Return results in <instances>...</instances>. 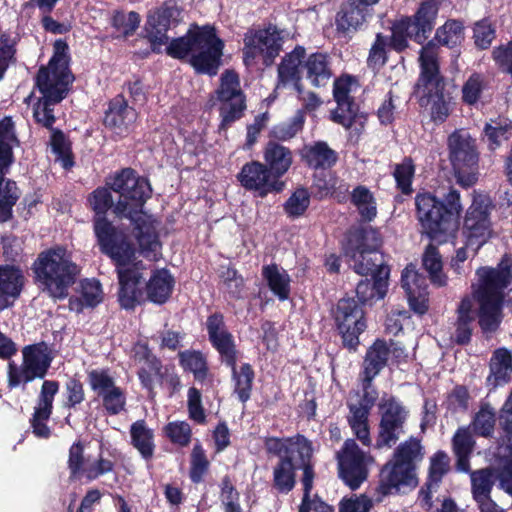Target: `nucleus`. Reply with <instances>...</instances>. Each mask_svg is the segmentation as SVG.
Here are the masks:
<instances>
[{
    "instance_id": "obj_1",
    "label": "nucleus",
    "mask_w": 512,
    "mask_h": 512,
    "mask_svg": "<svg viewBox=\"0 0 512 512\" xmlns=\"http://www.w3.org/2000/svg\"><path fill=\"white\" fill-rule=\"evenodd\" d=\"M107 184L119 194L113 212L120 218L129 219L138 231L139 251L136 252L126 235L104 217L113 203L108 188H97L89 198L96 213L94 231L101 251L116 264L120 286L119 303L124 309H133L140 303L142 292L139 286L146 270L138 256L142 255L149 261H157L161 257V243L156 234L154 219L143 210L145 201L150 197L151 187L147 179L137 177L129 168L117 173Z\"/></svg>"
},
{
    "instance_id": "obj_2",
    "label": "nucleus",
    "mask_w": 512,
    "mask_h": 512,
    "mask_svg": "<svg viewBox=\"0 0 512 512\" xmlns=\"http://www.w3.org/2000/svg\"><path fill=\"white\" fill-rule=\"evenodd\" d=\"M511 266V257L504 255L497 267H480L476 270L470 293L461 298L456 309V343L463 345L470 341L476 317L484 332H493L498 328L504 290L512 279Z\"/></svg>"
},
{
    "instance_id": "obj_3",
    "label": "nucleus",
    "mask_w": 512,
    "mask_h": 512,
    "mask_svg": "<svg viewBox=\"0 0 512 512\" xmlns=\"http://www.w3.org/2000/svg\"><path fill=\"white\" fill-rule=\"evenodd\" d=\"M382 239L377 229L356 228L349 231L343 250L353 270L370 279L360 281L356 295L361 303L382 299L387 291L389 269L379 253Z\"/></svg>"
},
{
    "instance_id": "obj_4",
    "label": "nucleus",
    "mask_w": 512,
    "mask_h": 512,
    "mask_svg": "<svg viewBox=\"0 0 512 512\" xmlns=\"http://www.w3.org/2000/svg\"><path fill=\"white\" fill-rule=\"evenodd\" d=\"M54 54L47 67H42L36 77V86L42 97L33 106L35 121L46 128L55 122L54 106L66 94L72 75L68 68V45L57 40L54 43Z\"/></svg>"
},
{
    "instance_id": "obj_5",
    "label": "nucleus",
    "mask_w": 512,
    "mask_h": 512,
    "mask_svg": "<svg viewBox=\"0 0 512 512\" xmlns=\"http://www.w3.org/2000/svg\"><path fill=\"white\" fill-rule=\"evenodd\" d=\"M223 48L224 43L217 37L215 29L205 26L172 40L166 46V52L178 59L190 56L189 62L198 73L213 76L220 66Z\"/></svg>"
},
{
    "instance_id": "obj_6",
    "label": "nucleus",
    "mask_w": 512,
    "mask_h": 512,
    "mask_svg": "<svg viewBox=\"0 0 512 512\" xmlns=\"http://www.w3.org/2000/svg\"><path fill=\"white\" fill-rule=\"evenodd\" d=\"M415 205L417 219L427 235L439 243L446 242L455 231L456 219L463 210L460 193L450 189L444 202L431 193H419Z\"/></svg>"
},
{
    "instance_id": "obj_7",
    "label": "nucleus",
    "mask_w": 512,
    "mask_h": 512,
    "mask_svg": "<svg viewBox=\"0 0 512 512\" xmlns=\"http://www.w3.org/2000/svg\"><path fill=\"white\" fill-rule=\"evenodd\" d=\"M35 280L42 292L53 299H64L80 270L63 247L41 252L33 264Z\"/></svg>"
},
{
    "instance_id": "obj_8",
    "label": "nucleus",
    "mask_w": 512,
    "mask_h": 512,
    "mask_svg": "<svg viewBox=\"0 0 512 512\" xmlns=\"http://www.w3.org/2000/svg\"><path fill=\"white\" fill-rule=\"evenodd\" d=\"M420 77L417 92L420 104L429 109L435 123H443L451 111V98L444 94L445 83L439 72L438 48L433 43L422 47L420 52Z\"/></svg>"
},
{
    "instance_id": "obj_9",
    "label": "nucleus",
    "mask_w": 512,
    "mask_h": 512,
    "mask_svg": "<svg viewBox=\"0 0 512 512\" xmlns=\"http://www.w3.org/2000/svg\"><path fill=\"white\" fill-rule=\"evenodd\" d=\"M492 209L493 203L487 194L477 191L472 193V203L465 213L462 235L466 247L475 253L493 236L490 219Z\"/></svg>"
},
{
    "instance_id": "obj_10",
    "label": "nucleus",
    "mask_w": 512,
    "mask_h": 512,
    "mask_svg": "<svg viewBox=\"0 0 512 512\" xmlns=\"http://www.w3.org/2000/svg\"><path fill=\"white\" fill-rule=\"evenodd\" d=\"M447 146L457 183L466 188L475 184L479 158L475 140L467 131L459 129L448 136Z\"/></svg>"
},
{
    "instance_id": "obj_11",
    "label": "nucleus",
    "mask_w": 512,
    "mask_h": 512,
    "mask_svg": "<svg viewBox=\"0 0 512 512\" xmlns=\"http://www.w3.org/2000/svg\"><path fill=\"white\" fill-rule=\"evenodd\" d=\"M359 85L357 80L349 75L341 76L334 82L333 96L337 102V108L332 112V120L342 125L347 130L359 134L364 128L366 117L358 113V108L353 102L352 93L356 92Z\"/></svg>"
},
{
    "instance_id": "obj_12",
    "label": "nucleus",
    "mask_w": 512,
    "mask_h": 512,
    "mask_svg": "<svg viewBox=\"0 0 512 512\" xmlns=\"http://www.w3.org/2000/svg\"><path fill=\"white\" fill-rule=\"evenodd\" d=\"M215 95L220 103V128L225 129L231 123L238 120L246 108L245 96L241 90L237 73L232 70L223 72Z\"/></svg>"
},
{
    "instance_id": "obj_13",
    "label": "nucleus",
    "mask_w": 512,
    "mask_h": 512,
    "mask_svg": "<svg viewBox=\"0 0 512 512\" xmlns=\"http://www.w3.org/2000/svg\"><path fill=\"white\" fill-rule=\"evenodd\" d=\"M337 462L340 478L355 490L366 480L373 458L362 451L353 439H347L337 452Z\"/></svg>"
},
{
    "instance_id": "obj_14",
    "label": "nucleus",
    "mask_w": 512,
    "mask_h": 512,
    "mask_svg": "<svg viewBox=\"0 0 512 512\" xmlns=\"http://www.w3.org/2000/svg\"><path fill=\"white\" fill-rule=\"evenodd\" d=\"M22 354L21 367L9 364L8 380L11 387H16L20 383H26L35 378H43L52 360L49 348L43 342L26 346Z\"/></svg>"
},
{
    "instance_id": "obj_15",
    "label": "nucleus",
    "mask_w": 512,
    "mask_h": 512,
    "mask_svg": "<svg viewBox=\"0 0 512 512\" xmlns=\"http://www.w3.org/2000/svg\"><path fill=\"white\" fill-rule=\"evenodd\" d=\"M282 48V36L276 27L249 31L244 37V63L249 66L257 58L265 65H271Z\"/></svg>"
},
{
    "instance_id": "obj_16",
    "label": "nucleus",
    "mask_w": 512,
    "mask_h": 512,
    "mask_svg": "<svg viewBox=\"0 0 512 512\" xmlns=\"http://www.w3.org/2000/svg\"><path fill=\"white\" fill-rule=\"evenodd\" d=\"M381 420L376 442L378 448L391 447L403 433L408 412L394 397L383 398L379 404Z\"/></svg>"
},
{
    "instance_id": "obj_17",
    "label": "nucleus",
    "mask_w": 512,
    "mask_h": 512,
    "mask_svg": "<svg viewBox=\"0 0 512 512\" xmlns=\"http://www.w3.org/2000/svg\"><path fill=\"white\" fill-rule=\"evenodd\" d=\"M417 485L418 478L415 465L402 463L392 458L380 471L378 491L383 496L413 489Z\"/></svg>"
},
{
    "instance_id": "obj_18",
    "label": "nucleus",
    "mask_w": 512,
    "mask_h": 512,
    "mask_svg": "<svg viewBox=\"0 0 512 512\" xmlns=\"http://www.w3.org/2000/svg\"><path fill=\"white\" fill-rule=\"evenodd\" d=\"M335 318L344 344L354 349L359 343V335L366 328L362 309L355 300L342 299L338 302Z\"/></svg>"
},
{
    "instance_id": "obj_19",
    "label": "nucleus",
    "mask_w": 512,
    "mask_h": 512,
    "mask_svg": "<svg viewBox=\"0 0 512 512\" xmlns=\"http://www.w3.org/2000/svg\"><path fill=\"white\" fill-rule=\"evenodd\" d=\"M241 186L246 190L255 191L265 197L271 192H280L284 183L277 180L268 167L259 161L246 163L237 175Z\"/></svg>"
},
{
    "instance_id": "obj_20",
    "label": "nucleus",
    "mask_w": 512,
    "mask_h": 512,
    "mask_svg": "<svg viewBox=\"0 0 512 512\" xmlns=\"http://www.w3.org/2000/svg\"><path fill=\"white\" fill-rule=\"evenodd\" d=\"M404 349L395 342H389L383 340H376L372 346L367 350L364 362L363 372L365 375V381L369 384V381L380 373V371L386 366L390 358L395 359L397 362L405 358Z\"/></svg>"
},
{
    "instance_id": "obj_21",
    "label": "nucleus",
    "mask_w": 512,
    "mask_h": 512,
    "mask_svg": "<svg viewBox=\"0 0 512 512\" xmlns=\"http://www.w3.org/2000/svg\"><path fill=\"white\" fill-rule=\"evenodd\" d=\"M58 390L59 384L56 381L45 380L42 384L31 419V427L37 437L48 438L51 435V430L46 422L51 416L54 397Z\"/></svg>"
},
{
    "instance_id": "obj_22",
    "label": "nucleus",
    "mask_w": 512,
    "mask_h": 512,
    "mask_svg": "<svg viewBox=\"0 0 512 512\" xmlns=\"http://www.w3.org/2000/svg\"><path fill=\"white\" fill-rule=\"evenodd\" d=\"M206 328L213 347L221 355L222 360L230 367L236 365V349L233 336L228 332L221 314H213L207 318Z\"/></svg>"
},
{
    "instance_id": "obj_23",
    "label": "nucleus",
    "mask_w": 512,
    "mask_h": 512,
    "mask_svg": "<svg viewBox=\"0 0 512 512\" xmlns=\"http://www.w3.org/2000/svg\"><path fill=\"white\" fill-rule=\"evenodd\" d=\"M401 283L411 309L419 314L425 313L428 308L426 278L414 266L409 265L402 272Z\"/></svg>"
},
{
    "instance_id": "obj_24",
    "label": "nucleus",
    "mask_w": 512,
    "mask_h": 512,
    "mask_svg": "<svg viewBox=\"0 0 512 512\" xmlns=\"http://www.w3.org/2000/svg\"><path fill=\"white\" fill-rule=\"evenodd\" d=\"M25 282L21 269L14 265H0V311L13 305Z\"/></svg>"
},
{
    "instance_id": "obj_25",
    "label": "nucleus",
    "mask_w": 512,
    "mask_h": 512,
    "mask_svg": "<svg viewBox=\"0 0 512 512\" xmlns=\"http://www.w3.org/2000/svg\"><path fill=\"white\" fill-rule=\"evenodd\" d=\"M265 448L269 453L279 455L282 459H292L294 454H298L299 458L304 460L312 456L311 442L302 435L285 439L277 437L266 438Z\"/></svg>"
},
{
    "instance_id": "obj_26",
    "label": "nucleus",
    "mask_w": 512,
    "mask_h": 512,
    "mask_svg": "<svg viewBox=\"0 0 512 512\" xmlns=\"http://www.w3.org/2000/svg\"><path fill=\"white\" fill-rule=\"evenodd\" d=\"M137 112L122 97L114 98L105 113L104 124L116 134H123L136 121Z\"/></svg>"
},
{
    "instance_id": "obj_27",
    "label": "nucleus",
    "mask_w": 512,
    "mask_h": 512,
    "mask_svg": "<svg viewBox=\"0 0 512 512\" xmlns=\"http://www.w3.org/2000/svg\"><path fill=\"white\" fill-rule=\"evenodd\" d=\"M304 57L305 49L302 46H296L294 50L284 56L278 66V86L293 83L297 91L300 92L299 80Z\"/></svg>"
},
{
    "instance_id": "obj_28",
    "label": "nucleus",
    "mask_w": 512,
    "mask_h": 512,
    "mask_svg": "<svg viewBox=\"0 0 512 512\" xmlns=\"http://www.w3.org/2000/svg\"><path fill=\"white\" fill-rule=\"evenodd\" d=\"M263 157L269 171L277 180L289 170L293 162L290 149L274 141L268 142Z\"/></svg>"
},
{
    "instance_id": "obj_29",
    "label": "nucleus",
    "mask_w": 512,
    "mask_h": 512,
    "mask_svg": "<svg viewBox=\"0 0 512 512\" xmlns=\"http://www.w3.org/2000/svg\"><path fill=\"white\" fill-rule=\"evenodd\" d=\"M437 6L433 2H425L418 9L414 19L405 18L410 30L416 34V42H424L431 33L437 16Z\"/></svg>"
},
{
    "instance_id": "obj_30",
    "label": "nucleus",
    "mask_w": 512,
    "mask_h": 512,
    "mask_svg": "<svg viewBox=\"0 0 512 512\" xmlns=\"http://www.w3.org/2000/svg\"><path fill=\"white\" fill-rule=\"evenodd\" d=\"M174 283V278L168 270H156L146 284L148 299L156 304L165 303L173 291Z\"/></svg>"
},
{
    "instance_id": "obj_31",
    "label": "nucleus",
    "mask_w": 512,
    "mask_h": 512,
    "mask_svg": "<svg viewBox=\"0 0 512 512\" xmlns=\"http://www.w3.org/2000/svg\"><path fill=\"white\" fill-rule=\"evenodd\" d=\"M512 373V354L505 348L497 349L490 360V374L487 381L493 387L508 383Z\"/></svg>"
},
{
    "instance_id": "obj_32",
    "label": "nucleus",
    "mask_w": 512,
    "mask_h": 512,
    "mask_svg": "<svg viewBox=\"0 0 512 512\" xmlns=\"http://www.w3.org/2000/svg\"><path fill=\"white\" fill-rule=\"evenodd\" d=\"M132 446L145 459L153 457L155 451L154 431L148 427L144 420H137L130 426Z\"/></svg>"
},
{
    "instance_id": "obj_33",
    "label": "nucleus",
    "mask_w": 512,
    "mask_h": 512,
    "mask_svg": "<svg viewBox=\"0 0 512 512\" xmlns=\"http://www.w3.org/2000/svg\"><path fill=\"white\" fill-rule=\"evenodd\" d=\"M301 156L309 167L318 169H326L335 164L337 154L325 142H316L311 145H306L302 151Z\"/></svg>"
},
{
    "instance_id": "obj_34",
    "label": "nucleus",
    "mask_w": 512,
    "mask_h": 512,
    "mask_svg": "<svg viewBox=\"0 0 512 512\" xmlns=\"http://www.w3.org/2000/svg\"><path fill=\"white\" fill-rule=\"evenodd\" d=\"M304 67L307 79L315 87L325 86L332 76L328 57L323 53L311 54L305 61Z\"/></svg>"
},
{
    "instance_id": "obj_35",
    "label": "nucleus",
    "mask_w": 512,
    "mask_h": 512,
    "mask_svg": "<svg viewBox=\"0 0 512 512\" xmlns=\"http://www.w3.org/2000/svg\"><path fill=\"white\" fill-rule=\"evenodd\" d=\"M422 265L434 286L444 287L447 285L448 277L443 272L442 257L436 246L430 244L426 247L422 256Z\"/></svg>"
},
{
    "instance_id": "obj_36",
    "label": "nucleus",
    "mask_w": 512,
    "mask_h": 512,
    "mask_svg": "<svg viewBox=\"0 0 512 512\" xmlns=\"http://www.w3.org/2000/svg\"><path fill=\"white\" fill-rule=\"evenodd\" d=\"M474 440L469 428H459L453 437V451L457 457V469L461 472H469V458L473 451Z\"/></svg>"
},
{
    "instance_id": "obj_37",
    "label": "nucleus",
    "mask_w": 512,
    "mask_h": 512,
    "mask_svg": "<svg viewBox=\"0 0 512 512\" xmlns=\"http://www.w3.org/2000/svg\"><path fill=\"white\" fill-rule=\"evenodd\" d=\"M262 275L270 290L280 299L286 300L290 294V276L277 265H267L262 269Z\"/></svg>"
},
{
    "instance_id": "obj_38",
    "label": "nucleus",
    "mask_w": 512,
    "mask_h": 512,
    "mask_svg": "<svg viewBox=\"0 0 512 512\" xmlns=\"http://www.w3.org/2000/svg\"><path fill=\"white\" fill-rule=\"evenodd\" d=\"M359 3L348 2L343 5L336 18L337 29L343 32L357 30L366 21V12Z\"/></svg>"
},
{
    "instance_id": "obj_39",
    "label": "nucleus",
    "mask_w": 512,
    "mask_h": 512,
    "mask_svg": "<svg viewBox=\"0 0 512 512\" xmlns=\"http://www.w3.org/2000/svg\"><path fill=\"white\" fill-rule=\"evenodd\" d=\"M351 202L362 220L370 222L377 216V202L373 193L365 186L355 187L351 193Z\"/></svg>"
},
{
    "instance_id": "obj_40",
    "label": "nucleus",
    "mask_w": 512,
    "mask_h": 512,
    "mask_svg": "<svg viewBox=\"0 0 512 512\" xmlns=\"http://www.w3.org/2000/svg\"><path fill=\"white\" fill-rule=\"evenodd\" d=\"M349 409L348 422L354 435L364 446H370L372 441L368 426L369 410L352 403H349Z\"/></svg>"
},
{
    "instance_id": "obj_41",
    "label": "nucleus",
    "mask_w": 512,
    "mask_h": 512,
    "mask_svg": "<svg viewBox=\"0 0 512 512\" xmlns=\"http://www.w3.org/2000/svg\"><path fill=\"white\" fill-rule=\"evenodd\" d=\"M314 187L319 198L331 196L338 200L348 190L347 184L332 173L317 176L314 180Z\"/></svg>"
},
{
    "instance_id": "obj_42",
    "label": "nucleus",
    "mask_w": 512,
    "mask_h": 512,
    "mask_svg": "<svg viewBox=\"0 0 512 512\" xmlns=\"http://www.w3.org/2000/svg\"><path fill=\"white\" fill-rule=\"evenodd\" d=\"M490 150L497 149L512 134V122L505 118L491 120L484 128Z\"/></svg>"
},
{
    "instance_id": "obj_43",
    "label": "nucleus",
    "mask_w": 512,
    "mask_h": 512,
    "mask_svg": "<svg viewBox=\"0 0 512 512\" xmlns=\"http://www.w3.org/2000/svg\"><path fill=\"white\" fill-rule=\"evenodd\" d=\"M20 197V191L14 181L0 182V223L12 216V208Z\"/></svg>"
},
{
    "instance_id": "obj_44",
    "label": "nucleus",
    "mask_w": 512,
    "mask_h": 512,
    "mask_svg": "<svg viewBox=\"0 0 512 512\" xmlns=\"http://www.w3.org/2000/svg\"><path fill=\"white\" fill-rule=\"evenodd\" d=\"M51 150L55 155V161H58L64 169L73 166V158L70 142L66 136L58 130L52 132L50 139Z\"/></svg>"
},
{
    "instance_id": "obj_45",
    "label": "nucleus",
    "mask_w": 512,
    "mask_h": 512,
    "mask_svg": "<svg viewBox=\"0 0 512 512\" xmlns=\"http://www.w3.org/2000/svg\"><path fill=\"white\" fill-rule=\"evenodd\" d=\"M472 493L478 504L490 500V492L493 486L492 473L488 469L471 473Z\"/></svg>"
},
{
    "instance_id": "obj_46",
    "label": "nucleus",
    "mask_w": 512,
    "mask_h": 512,
    "mask_svg": "<svg viewBox=\"0 0 512 512\" xmlns=\"http://www.w3.org/2000/svg\"><path fill=\"white\" fill-rule=\"evenodd\" d=\"M294 465L291 458H284L274 468V485L281 492H289L295 485Z\"/></svg>"
},
{
    "instance_id": "obj_47",
    "label": "nucleus",
    "mask_w": 512,
    "mask_h": 512,
    "mask_svg": "<svg viewBox=\"0 0 512 512\" xmlns=\"http://www.w3.org/2000/svg\"><path fill=\"white\" fill-rule=\"evenodd\" d=\"M436 39L442 45L454 47L464 39V27L457 20H448L436 31Z\"/></svg>"
},
{
    "instance_id": "obj_48",
    "label": "nucleus",
    "mask_w": 512,
    "mask_h": 512,
    "mask_svg": "<svg viewBox=\"0 0 512 512\" xmlns=\"http://www.w3.org/2000/svg\"><path fill=\"white\" fill-rule=\"evenodd\" d=\"M499 455L502 458V467L499 473L501 488L512 496V436L507 444L500 447Z\"/></svg>"
},
{
    "instance_id": "obj_49",
    "label": "nucleus",
    "mask_w": 512,
    "mask_h": 512,
    "mask_svg": "<svg viewBox=\"0 0 512 512\" xmlns=\"http://www.w3.org/2000/svg\"><path fill=\"white\" fill-rule=\"evenodd\" d=\"M231 368L235 380V392L242 402H246L250 398L254 377L253 370L249 364H243L239 371L236 370L235 366Z\"/></svg>"
},
{
    "instance_id": "obj_50",
    "label": "nucleus",
    "mask_w": 512,
    "mask_h": 512,
    "mask_svg": "<svg viewBox=\"0 0 512 512\" xmlns=\"http://www.w3.org/2000/svg\"><path fill=\"white\" fill-rule=\"evenodd\" d=\"M495 421L494 409L489 404H483L474 417L472 427L478 435L488 437L494 430Z\"/></svg>"
},
{
    "instance_id": "obj_51",
    "label": "nucleus",
    "mask_w": 512,
    "mask_h": 512,
    "mask_svg": "<svg viewBox=\"0 0 512 512\" xmlns=\"http://www.w3.org/2000/svg\"><path fill=\"white\" fill-rule=\"evenodd\" d=\"M166 437L175 445L186 447L191 442L192 430L185 421H172L163 429Z\"/></svg>"
},
{
    "instance_id": "obj_52",
    "label": "nucleus",
    "mask_w": 512,
    "mask_h": 512,
    "mask_svg": "<svg viewBox=\"0 0 512 512\" xmlns=\"http://www.w3.org/2000/svg\"><path fill=\"white\" fill-rule=\"evenodd\" d=\"M310 205V194L305 188H297L284 204L285 213L292 218L304 214Z\"/></svg>"
},
{
    "instance_id": "obj_53",
    "label": "nucleus",
    "mask_w": 512,
    "mask_h": 512,
    "mask_svg": "<svg viewBox=\"0 0 512 512\" xmlns=\"http://www.w3.org/2000/svg\"><path fill=\"white\" fill-rule=\"evenodd\" d=\"M393 458L402 463L415 465L416 461L423 458L420 441L416 438H410L403 442L395 450Z\"/></svg>"
},
{
    "instance_id": "obj_54",
    "label": "nucleus",
    "mask_w": 512,
    "mask_h": 512,
    "mask_svg": "<svg viewBox=\"0 0 512 512\" xmlns=\"http://www.w3.org/2000/svg\"><path fill=\"white\" fill-rule=\"evenodd\" d=\"M85 456H84V445L79 441L74 443L69 449L68 456V468L70 470L71 478H78L85 476Z\"/></svg>"
},
{
    "instance_id": "obj_55",
    "label": "nucleus",
    "mask_w": 512,
    "mask_h": 512,
    "mask_svg": "<svg viewBox=\"0 0 512 512\" xmlns=\"http://www.w3.org/2000/svg\"><path fill=\"white\" fill-rule=\"evenodd\" d=\"M484 78L479 74H472L462 87V99L468 105L478 102L484 90Z\"/></svg>"
},
{
    "instance_id": "obj_56",
    "label": "nucleus",
    "mask_w": 512,
    "mask_h": 512,
    "mask_svg": "<svg viewBox=\"0 0 512 512\" xmlns=\"http://www.w3.org/2000/svg\"><path fill=\"white\" fill-rule=\"evenodd\" d=\"M414 39V34L409 27V23L404 19L397 21L392 27V35L390 45L397 51H402L407 47V40Z\"/></svg>"
},
{
    "instance_id": "obj_57",
    "label": "nucleus",
    "mask_w": 512,
    "mask_h": 512,
    "mask_svg": "<svg viewBox=\"0 0 512 512\" xmlns=\"http://www.w3.org/2000/svg\"><path fill=\"white\" fill-rule=\"evenodd\" d=\"M88 379L92 390L99 397L117 387L113 378L106 370H92L88 374Z\"/></svg>"
},
{
    "instance_id": "obj_58",
    "label": "nucleus",
    "mask_w": 512,
    "mask_h": 512,
    "mask_svg": "<svg viewBox=\"0 0 512 512\" xmlns=\"http://www.w3.org/2000/svg\"><path fill=\"white\" fill-rule=\"evenodd\" d=\"M414 171V165L409 158L404 159L402 163L395 167L394 177L398 187L404 194H409L412 191L411 184Z\"/></svg>"
},
{
    "instance_id": "obj_59",
    "label": "nucleus",
    "mask_w": 512,
    "mask_h": 512,
    "mask_svg": "<svg viewBox=\"0 0 512 512\" xmlns=\"http://www.w3.org/2000/svg\"><path fill=\"white\" fill-rule=\"evenodd\" d=\"M105 410L110 415H117L125 409L126 396L120 387L103 394L101 397Z\"/></svg>"
},
{
    "instance_id": "obj_60",
    "label": "nucleus",
    "mask_w": 512,
    "mask_h": 512,
    "mask_svg": "<svg viewBox=\"0 0 512 512\" xmlns=\"http://www.w3.org/2000/svg\"><path fill=\"white\" fill-rule=\"evenodd\" d=\"M209 462L200 444H195L191 453L190 477L193 482H199L207 471Z\"/></svg>"
},
{
    "instance_id": "obj_61",
    "label": "nucleus",
    "mask_w": 512,
    "mask_h": 512,
    "mask_svg": "<svg viewBox=\"0 0 512 512\" xmlns=\"http://www.w3.org/2000/svg\"><path fill=\"white\" fill-rule=\"evenodd\" d=\"M448 468V457L443 452L436 453L431 459L429 480L427 488L430 493L433 486H437L442 476L446 473Z\"/></svg>"
},
{
    "instance_id": "obj_62",
    "label": "nucleus",
    "mask_w": 512,
    "mask_h": 512,
    "mask_svg": "<svg viewBox=\"0 0 512 512\" xmlns=\"http://www.w3.org/2000/svg\"><path fill=\"white\" fill-rule=\"evenodd\" d=\"M181 364L184 369L193 372L197 379H203L206 372V362L199 352L180 353Z\"/></svg>"
},
{
    "instance_id": "obj_63",
    "label": "nucleus",
    "mask_w": 512,
    "mask_h": 512,
    "mask_svg": "<svg viewBox=\"0 0 512 512\" xmlns=\"http://www.w3.org/2000/svg\"><path fill=\"white\" fill-rule=\"evenodd\" d=\"M81 288V296L85 306L94 307L103 300V292L99 281L86 279L81 283Z\"/></svg>"
},
{
    "instance_id": "obj_64",
    "label": "nucleus",
    "mask_w": 512,
    "mask_h": 512,
    "mask_svg": "<svg viewBox=\"0 0 512 512\" xmlns=\"http://www.w3.org/2000/svg\"><path fill=\"white\" fill-rule=\"evenodd\" d=\"M221 280L224 289L234 298H239L242 294L244 281L243 278L238 275L237 271L227 267L221 272Z\"/></svg>"
}]
</instances>
